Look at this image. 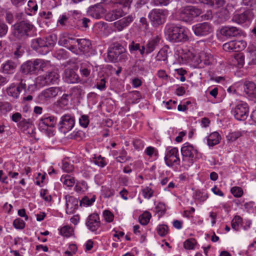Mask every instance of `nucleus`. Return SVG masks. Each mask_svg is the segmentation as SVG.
<instances>
[{
    "label": "nucleus",
    "mask_w": 256,
    "mask_h": 256,
    "mask_svg": "<svg viewBox=\"0 0 256 256\" xmlns=\"http://www.w3.org/2000/svg\"><path fill=\"white\" fill-rule=\"evenodd\" d=\"M64 198L66 200V212L68 214L75 212L80 206V200L74 196L69 194L65 195Z\"/></svg>",
    "instance_id": "obj_17"
},
{
    "label": "nucleus",
    "mask_w": 256,
    "mask_h": 256,
    "mask_svg": "<svg viewBox=\"0 0 256 256\" xmlns=\"http://www.w3.org/2000/svg\"><path fill=\"white\" fill-rule=\"evenodd\" d=\"M26 88V84L22 81L18 84H11L6 88V93L9 96L17 99L22 90Z\"/></svg>",
    "instance_id": "obj_19"
},
{
    "label": "nucleus",
    "mask_w": 256,
    "mask_h": 256,
    "mask_svg": "<svg viewBox=\"0 0 256 256\" xmlns=\"http://www.w3.org/2000/svg\"><path fill=\"white\" fill-rule=\"evenodd\" d=\"M198 58L200 62L198 64L202 66L210 65L214 60L213 57L210 54L204 51L199 54Z\"/></svg>",
    "instance_id": "obj_33"
},
{
    "label": "nucleus",
    "mask_w": 256,
    "mask_h": 256,
    "mask_svg": "<svg viewBox=\"0 0 256 256\" xmlns=\"http://www.w3.org/2000/svg\"><path fill=\"white\" fill-rule=\"evenodd\" d=\"M14 34L18 38L32 36L36 32L34 24L28 20H22L14 26Z\"/></svg>",
    "instance_id": "obj_5"
},
{
    "label": "nucleus",
    "mask_w": 256,
    "mask_h": 256,
    "mask_svg": "<svg viewBox=\"0 0 256 256\" xmlns=\"http://www.w3.org/2000/svg\"><path fill=\"white\" fill-rule=\"evenodd\" d=\"M196 244L197 242L194 238H188L184 242V247L186 250H194Z\"/></svg>",
    "instance_id": "obj_51"
},
{
    "label": "nucleus",
    "mask_w": 256,
    "mask_h": 256,
    "mask_svg": "<svg viewBox=\"0 0 256 256\" xmlns=\"http://www.w3.org/2000/svg\"><path fill=\"white\" fill-rule=\"evenodd\" d=\"M13 226L16 229L22 230L25 228L26 223L22 220L17 218L14 220Z\"/></svg>",
    "instance_id": "obj_58"
},
{
    "label": "nucleus",
    "mask_w": 256,
    "mask_h": 256,
    "mask_svg": "<svg viewBox=\"0 0 256 256\" xmlns=\"http://www.w3.org/2000/svg\"><path fill=\"white\" fill-rule=\"evenodd\" d=\"M57 121V118L49 114H44L39 120L38 129L49 136L54 135V128Z\"/></svg>",
    "instance_id": "obj_4"
},
{
    "label": "nucleus",
    "mask_w": 256,
    "mask_h": 256,
    "mask_svg": "<svg viewBox=\"0 0 256 256\" xmlns=\"http://www.w3.org/2000/svg\"><path fill=\"white\" fill-rule=\"evenodd\" d=\"M62 169L66 172H70L73 170L74 166L68 162L64 160L62 162Z\"/></svg>",
    "instance_id": "obj_60"
},
{
    "label": "nucleus",
    "mask_w": 256,
    "mask_h": 256,
    "mask_svg": "<svg viewBox=\"0 0 256 256\" xmlns=\"http://www.w3.org/2000/svg\"><path fill=\"white\" fill-rule=\"evenodd\" d=\"M152 218L151 214L148 211L144 212L139 216L138 220L142 225H146Z\"/></svg>",
    "instance_id": "obj_43"
},
{
    "label": "nucleus",
    "mask_w": 256,
    "mask_h": 256,
    "mask_svg": "<svg viewBox=\"0 0 256 256\" xmlns=\"http://www.w3.org/2000/svg\"><path fill=\"white\" fill-rule=\"evenodd\" d=\"M169 14L166 9L154 8L148 14V18L152 24L157 26L164 24Z\"/></svg>",
    "instance_id": "obj_9"
},
{
    "label": "nucleus",
    "mask_w": 256,
    "mask_h": 256,
    "mask_svg": "<svg viewBox=\"0 0 256 256\" xmlns=\"http://www.w3.org/2000/svg\"><path fill=\"white\" fill-rule=\"evenodd\" d=\"M17 126L24 132L27 131L28 129H31L32 134L34 132V126L32 125V121L30 118L26 119L24 118L17 124Z\"/></svg>",
    "instance_id": "obj_39"
},
{
    "label": "nucleus",
    "mask_w": 256,
    "mask_h": 256,
    "mask_svg": "<svg viewBox=\"0 0 256 256\" xmlns=\"http://www.w3.org/2000/svg\"><path fill=\"white\" fill-rule=\"evenodd\" d=\"M57 26L62 28H68L71 24L70 17L68 14L64 13L60 16L57 21Z\"/></svg>",
    "instance_id": "obj_38"
},
{
    "label": "nucleus",
    "mask_w": 256,
    "mask_h": 256,
    "mask_svg": "<svg viewBox=\"0 0 256 256\" xmlns=\"http://www.w3.org/2000/svg\"><path fill=\"white\" fill-rule=\"evenodd\" d=\"M192 55V53L189 50L182 48H177L174 53L176 58H178L179 61L182 62L188 60Z\"/></svg>",
    "instance_id": "obj_29"
},
{
    "label": "nucleus",
    "mask_w": 256,
    "mask_h": 256,
    "mask_svg": "<svg viewBox=\"0 0 256 256\" xmlns=\"http://www.w3.org/2000/svg\"><path fill=\"white\" fill-rule=\"evenodd\" d=\"M60 75L56 70L47 72L45 74L38 76L36 80L37 84L40 86L54 84L59 80Z\"/></svg>",
    "instance_id": "obj_10"
},
{
    "label": "nucleus",
    "mask_w": 256,
    "mask_h": 256,
    "mask_svg": "<svg viewBox=\"0 0 256 256\" xmlns=\"http://www.w3.org/2000/svg\"><path fill=\"white\" fill-rule=\"evenodd\" d=\"M46 174L44 172V174L38 173V176L36 177V184L40 186H42V184L44 182L46 179Z\"/></svg>",
    "instance_id": "obj_62"
},
{
    "label": "nucleus",
    "mask_w": 256,
    "mask_h": 256,
    "mask_svg": "<svg viewBox=\"0 0 256 256\" xmlns=\"http://www.w3.org/2000/svg\"><path fill=\"white\" fill-rule=\"evenodd\" d=\"M92 66L88 62H82L80 69V73L82 76L88 77L91 72Z\"/></svg>",
    "instance_id": "obj_42"
},
{
    "label": "nucleus",
    "mask_w": 256,
    "mask_h": 256,
    "mask_svg": "<svg viewBox=\"0 0 256 256\" xmlns=\"http://www.w3.org/2000/svg\"><path fill=\"white\" fill-rule=\"evenodd\" d=\"M86 138V133L82 130H74L70 134V138L80 141Z\"/></svg>",
    "instance_id": "obj_46"
},
{
    "label": "nucleus",
    "mask_w": 256,
    "mask_h": 256,
    "mask_svg": "<svg viewBox=\"0 0 256 256\" xmlns=\"http://www.w3.org/2000/svg\"><path fill=\"white\" fill-rule=\"evenodd\" d=\"M102 217L106 222L110 223L114 221V216L113 213L108 210L102 212Z\"/></svg>",
    "instance_id": "obj_50"
},
{
    "label": "nucleus",
    "mask_w": 256,
    "mask_h": 256,
    "mask_svg": "<svg viewBox=\"0 0 256 256\" xmlns=\"http://www.w3.org/2000/svg\"><path fill=\"white\" fill-rule=\"evenodd\" d=\"M188 30L180 24H167L165 26L164 33L170 41L173 42H185L188 40Z\"/></svg>",
    "instance_id": "obj_2"
},
{
    "label": "nucleus",
    "mask_w": 256,
    "mask_h": 256,
    "mask_svg": "<svg viewBox=\"0 0 256 256\" xmlns=\"http://www.w3.org/2000/svg\"><path fill=\"white\" fill-rule=\"evenodd\" d=\"M221 34L225 37L230 38L240 36L242 32L241 29L233 26H224L220 30Z\"/></svg>",
    "instance_id": "obj_20"
},
{
    "label": "nucleus",
    "mask_w": 256,
    "mask_h": 256,
    "mask_svg": "<svg viewBox=\"0 0 256 256\" xmlns=\"http://www.w3.org/2000/svg\"><path fill=\"white\" fill-rule=\"evenodd\" d=\"M156 230L158 234L161 237L165 236L169 232L168 226L164 224H158L156 228Z\"/></svg>",
    "instance_id": "obj_45"
},
{
    "label": "nucleus",
    "mask_w": 256,
    "mask_h": 256,
    "mask_svg": "<svg viewBox=\"0 0 256 256\" xmlns=\"http://www.w3.org/2000/svg\"><path fill=\"white\" fill-rule=\"evenodd\" d=\"M130 55L126 49L119 44H115L108 50L107 58L111 62H124L128 60Z\"/></svg>",
    "instance_id": "obj_3"
},
{
    "label": "nucleus",
    "mask_w": 256,
    "mask_h": 256,
    "mask_svg": "<svg viewBox=\"0 0 256 256\" xmlns=\"http://www.w3.org/2000/svg\"><path fill=\"white\" fill-rule=\"evenodd\" d=\"M21 71L24 74H36L32 60H29L24 62L21 66Z\"/></svg>",
    "instance_id": "obj_37"
},
{
    "label": "nucleus",
    "mask_w": 256,
    "mask_h": 256,
    "mask_svg": "<svg viewBox=\"0 0 256 256\" xmlns=\"http://www.w3.org/2000/svg\"><path fill=\"white\" fill-rule=\"evenodd\" d=\"M92 162L96 165L102 168H104L108 164L106 158L100 155L94 156L93 158Z\"/></svg>",
    "instance_id": "obj_44"
},
{
    "label": "nucleus",
    "mask_w": 256,
    "mask_h": 256,
    "mask_svg": "<svg viewBox=\"0 0 256 256\" xmlns=\"http://www.w3.org/2000/svg\"><path fill=\"white\" fill-rule=\"evenodd\" d=\"M52 46L53 44L48 42L47 38H38L32 40V48L42 54H46L50 50L49 48Z\"/></svg>",
    "instance_id": "obj_12"
},
{
    "label": "nucleus",
    "mask_w": 256,
    "mask_h": 256,
    "mask_svg": "<svg viewBox=\"0 0 256 256\" xmlns=\"http://www.w3.org/2000/svg\"><path fill=\"white\" fill-rule=\"evenodd\" d=\"M88 14L96 19L101 18L104 15V9L100 4L90 6L88 10Z\"/></svg>",
    "instance_id": "obj_24"
},
{
    "label": "nucleus",
    "mask_w": 256,
    "mask_h": 256,
    "mask_svg": "<svg viewBox=\"0 0 256 256\" xmlns=\"http://www.w3.org/2000/svg\"><path fill=\"white\" fill-rule=\"evenodd\" d=\"M192 30L196 36H205L212 32L213 28L210 23L203 22L198 23L192 26Z\"/></svg>",
    "instance_id": "obj_15"
},
{
    "label": "nucleus",
    "mask_w": 256,
    "mask_h": 256,
    "mask_svg": "<svg viewBox=\"0 0 256 256\" xmlns=\"http://www.w3.org/2000/svg\"><path fill=\"white\" fill-rule=\"evenodd\" d=\"M58 43L73 53L78 54L76 39L71 36L69 34L64 32L60 34Z\"/></svg>",
    "instance_id": "obj_11"
},
{
    "label": "nucleus",
    "mask_w": 256,
    "mask_h": 256,
    "mask_svg": "<svg viewBox=\"0 0 256 256\" xmlns=\"http://www.w3.org/2000/svg\"><path fill=\"white\" fill-rule=\"evenodd\" d=\"M63 183L67 186L71 187L74 184V180L73 178H71L69 175H66L64 178Z\"/></svg>",
    "instance_id": "obj_64"
},
{
    "label": "nucleus",
    "mask_w": 256,
    "mask_h": 256,
    "mask_svg": "<svg viewBox=\"0 0 256 256\" xmlns=\"http://www.w3.org/2000/svg\"><path fill=\"white\" fill-rule=\"evenodd\" d=\"M202 11L194 6H186L180 8L176 13L178 18L184 22H190L199 16Z\"/></svg>",
    "instance_id": "obj_6"
},
{
    "label": "nucleus",
    "mask_w": 256,
    "mask_h": 256,
    "mask_svg": "<svg viewBox=\"0 0 256 256\" xmlns=\"http://www.w3.org/2000/svg\"><path fill=\"white\" fill-rule=\"evenodd\" d=\"M63 78L68 83L74 84L78 82L79 76L72 69H66Z\"/></svg>",
    "instance_id": "obj_27"
},
{
    "label": "nucleus",
    "mask_w": 256,
    "mask_h": 256,
    "mask_svg": "<svg viewBox=\"0 0 256 256\" xmlns=\"http://www.w3.org/2000/svg\"><path fill=\"white\" fill-rule=\"evenodd\" d=\"M40 196L46 202L50 203L52 200V197L47 189H41L40 192Z\"/></svg>",
    "instance_id": "obj_53"
},
{
    "label": "nucleus",
    "mask_w": 256,
    "mask_h": 256,
    "mask_svg": "<svg viewBox=\"0 0 256 256\" xmlns=\"http://www.w3.org/2000/svg\"><path fill=\"white\" fill-rule=\"evenodd\" d=\"M59 231V234L66 238H70L74 235V228L70 225L64 226L58 229Z\"/></svg>",
    "instance_id": "obj_41"
},
{
    "label": "nucleus",
    "mask_w": 256,
    "mask_h": 256,
    "mask_svg": "<svg viewBox=\"0 0 256 256\" xmlns=\"http://www.w3.org/2000/svg\"><path fill=\"white\" fill-rule=\"evenodd\" d=\"M252 18V12L251 10H248L242 13L235 14L232 18V20L238 24H246V25H247L250 24Z\"/></svg>",
    "instance_id": "obj_21"
},
{
    "label": "nucleus",
    "mask_w": 256,
    "mask_h": 256,
    "mask_svg": "<svg viewBox=\"0 0 256 256\" xmlns=\"http://www.w3.org/2000/svg\"><path fill=\"white\" fill-rule=\"evenodd\" d=\"M79 124L83 128H86L90 124L89 116L87 114H82L79 118Z\"/></svg>",
    "instance_id": "obj_54"
},
{
    "label": "nucleus",
    "mask_w": 256,
    "mask_h": 256,
    "mask_svg": "<svg viewBox=\"0 0 256 256\" xmlns=\"http://www.w3.org/2000/svg\"><path fill=\"white\" fill-rule=\"evenodd\" d=\"M128 49L132 54H140L142 57L146 56L145 44H144L132 41L128 45Z\"/></svg>",
    "instance_id": "obj_23"
},
{
    "label": "nucleus",
    "mask_w": 256,
    "mask_h": 256,
    "mask_svg": "<svg viewBox=\"0 0 256 256\" xmlns=\"http://www.w3.org/2000/svg\"><path fill=\"white\" fill-rule=\"evenodd\" d=\"M76 44L78 54H76L88 52L91 46L90 41L85 38L76 39Z\"/></svg>",
    "instance_id": "obj_26"
},
{
    "label": "nucleus",
    "mask_w": 256,
    "mask_h": 256,
    "mask_svg": "<svg viewBox=\"0 0 256 256\" xmlns=\"http://www.w3.org/2000/svg\"><path fill=\"white\" fill-rule=\"evenodd\" d=\"M88 184L85 181L77 182L74 188V190L78 193H82L88 189Z\"/></svg>",
    "instance_id": "obj_48"
},
{
    "label": "nucleus",
    "mask_w": 256,
    "mask_h": 256,
    "mask_svg": "<svg viewBox=\"0 0 256 256\" xmlns=\"http://www.w3.org/2000/svg\"><path fill=\"white\" fill-rule=\"evenodd\" d=\"M156 212L157 213H160L162 214H164L166 212V205L164 202H159L156 206Z\"/></svg>",
    "instance_id": "obj_63"
},
{
    "label": "nucleus",
    "mask_w": 256,
    "mask_h": 256,
    "mask_svg": "<svg viewBox=\"0 0 256 256\" xmlns=\"http://www.w3.org/2000/svg\"><path fill=\"white\" fill-rule=\"evenodd\" d=\"M96 198V196L92 194L84 196L80 200V206L88 207L92 206L95 202Z\"/></svg>",
    "instance_id": "obj_36"
},
{
    "label": "nucleus",
    "mask_w": 256,
    "mask_h": 256,
    "mask_svg": "<svg viewBox=\"0 0 256 256\" xmlns=\"http://www.w3.org/2000/svg\"><path fill=\"white\" fill-rule=\"evenodd\" d=\"M168 49L169 47L168 46H165L160 48L155 58L156 61H163L166 64L168 63Z\"/></svg>",
    "instance_id": "obj_40"
},
{
    "label": "nucleus",
    "mask_w": 256,
    "mask_h": 256,
    "mask_svg": "<svg viewBox=\"0 0 256 256\" xmlns=\"http://www.w3.org/2000/svg\"><path fill=\"white\" fill-rule=\"evenodd\" d=\"M102 194L105 198H110L114 195L115 192L113 188L108 187H103L102 190Z\"/></svg>",
    "instance_id": "obj_57"
},
{
    "label": "nucleus",
    "mask_w": 256,
    "mask_h": 256,
    "mask_svg": "<svg viewBox=\"0 0 256 256\" xmlns=\"http://www.w3.org/2000/svg\"><path fill=\"white\" fill-rule=\"evenodd\" d=\"M180 152L182 166L186 168L192 166L194 162L203 159V154L198 150L196 146L188 142L182 144Z\"/></svg>",
    "instance_id": "obj_1"
},
{
    "label": "nucleus",
    "mask_w": 256,
    "mask_h": 256,
    "mask_svg": "<svg viewBox=\"0 0 256 256\" xmlns=\"http://www.w3.org/2000/svg\"><path fill=\"white\" fill-rule=\"evenodd\" d=\"M61 92L59 87H50L43 90L38 95L40 102L42 104H48L55 98Z\"/></svg>",
    "instance_id": "obj_13"
},
{
    "label": "nucleus",
    "mask_w": 256,
    "mask_h": 256,
    "mask_svg": "<svg viewBox=\"0 0 256 256\" xmlns=\"http://www.w3.org/2000/svg\"><path fill=\"white\" fill-rule=\"evenodd\" d=\"M101 222L99 215L96 213H92L90 214L86 218V226L87 228L95 234H99L98 230L100 226Z\"/></svg>",
    "instance_id": "obj_14"
},
{
    "label": "nucleus",
    "mask_w": 256,
    "mask_h": 256,
    "mask_svg": "<svg viewBox=\"0 0 256 256\" xmlns=\"http://www.w3.org/2000/svg\"><path fill=\"white\" fill-rule=\"evenodd\" d=\"M16 64L11 60H8L1 65L2 73L5 74H12L14 72Z\"/></svg>",
    "instance_id": "obj_32"
},
{
    "label": "nucleus",
    "mask_w": 256,
    "mask_h": 256,
    "mask_svg": "<svg viewBox=\"0 0 256 256\" xmlns=\"http://www.w3.org/2000/svg\"><path fill=\"white\" fill-rule=\"evenodd\" d=\"M164 160L166 164L170 168L180 166L182 161L176 147L168 146L166 148Z\"/></svg>",
    "instance_id": "obj_8"
},
{
    "label": "nucleus",
    "mask_w": 256,
    "mask_h": 256,
    "mask_svg": "<svg viewBox=\"0 0 256 256\" xmlns=\"http://www.w3.org/2000/svg\"><path fill=\"white\" fill-rule=\"evenodd\" d=\"M124 14L125 13L123 10L122 8H119L108 12L105 14L104 18L106 20L112 22L123 16Z\"/></svg>",
    "instance_id": "obj_30"
},
{
    "label": "nucleus",
    "mask_w": 256,
    "mask_h": 256,
    "mask_svg": "<svg viewBox=\"0 0 256 256\" xmlns=\"http://www.w3.org/2000/svg\"><path fill=\"white\" fill-rule=\"evenodd\" d=\"M12 109V104L8 102H2L0 103V111L2 112H7Z\"/></svg>",
    "instance_id": "obj_59"
},
{
    "label": "nucleus",
    "mask_w": 256,
    "mask_h": 256,
    "mask_svg": "<svg viewBox=\"0 0 256 256\" xmlns=\"http://www.w3.org/2000/svg\"><path fill=\"white\" fill-rule=\"evenodd\" d=\"M230 192L235 198H240L244 194L243 190L242 188L235 186H233L230 189Z\"/></svg>",
    "instance_id": "obj_55"
},
{
    "label": "nucleus",
    "mask_w": 256,
    "mask_h": 256,
    "mask_svg": "<svg viewBox=\"0 0 256 256\" xmlns=\"http://www.w3.org/2000/svg\"><path fill=\"white\" fill-rule=\"evenodd\" d=\"M208 194L203 190H196L194 193V200L199 203H203L208 198Z\"/></svg>",
    "instance_id": "obj_35"
},
{
    "label": "nucleus",
    "mask_w": 256,
    "mask_h": 256,
    "mask_svg": "<svg viewBox=\"0 0 256 256\" xmlns=\"http://www.w3.org/2000/svg\"><path fill=\"white\" fill-rule=\"evenodd\" d=\"M134 20V17L132 15H128L114 23V26L118 31L122 30L124 28L128 26Z\"/></svg>",
    "instance_id": "obj_25"
},
{
    "label": "nucleus",
    "mask_w": 256,
    "mask_h": 256,
    "mask_svg": "<svg viewBox=\"0 0 256 256\" xmlns=\"http://www.w3.org/2000/svg\"><path fill=\"white\" fill-rule=\"evenodd\" d=\"M144 154L148 157V160L153 162L156 160L159 156L158 150L154 146H149L146 148L144 151Z\"/></svg>",
    "instance_id": "obj_34"
},
{
    "label": "nucleus",
    "mask_w": 256,
    "mask_h": 256,
    "mask_svg": "<svg viewBox=\"0 0 256 256\" xmlns=\"http://www.w3.org/2000/svg\"><path fill=\"white\" fill-rule=\"evenodd\" d=\"M242 218L240 216H236L232 220V228L236 231L240 230V225L242 224Z\"/></svg>",
    "instance_id": "obj_47"
},
{
    "label": "nucleus",
    "mask_w": 256,
    "mask_h": 256,
    "mask_svg": "<svg viewBox=\"0 0 256 256\" xmlns=\"http://www.w3.org/2000/svg\"><path fill=\"white\" fill-rule=\"evenodd\" d=\"M244 90L248 96L256 98V85L254 82H246L244 85Z\"/></svg>",
    "instance_id": "obj_31"
},
{
    "label": "nucleus",
    "mask_w": 256,
    "mask_h": 256,
    "mask_svg": "<svg viewBox=\"0 0 256 256\" xmlns=\"http://www.w3.org/2000/svg\"><path fill=\"white\" fill-rule=\"evenodd\" d=\"M205 139L209 148H212L220 142L221 136L217 132H214L206 137Z\"/></svg>",
    "instance_id": "obj_28"
},
{
    "label": "nucleus",
    "mask_w": 256,
    "mask_h": 256,
    "mask_svg": "<svg viewBox=\"0 0 256 256\" xmlns=\"http://www.w3.org/2000/svg\"><path fill=\"white\" fill-rule=\"evenodd\" d=\"M154 190L149 186H146L142 190V194L144 198L149 200L154 194Z\"/></svg>",
    "instance_id": "obj_56"
},
{
    "label": "nucleus",
    "mask_w": 256,
    "mask_h": 256,
    "mask_svg": "<svg viewBox=\"0 0 256 256\" xmlns=\"http://www.w3.org/2000/svg\"><path fill=\"white\" fill-rule=\"evenodd\" d=\"M242 136V132L239 130L230 132L226 138L228 142H234Z\"/></svg>",
    "instance_id": "obj_49"
},
{
    "label": "nucleus",
    "mask_w": 256,
    "mask_h": 256,
    "mask_svg": "<svg viewBox=\"0 0 256 256\" xmlns=\"http://www.w3.org/2000/svg\"><path fill=\"white\" fill-rule=\"evenodd\" d=\"M248 104L242 100H236L232 104L231 112L234 118L238 120H246L248 115Z\"/></svg>",
    "instance_id": "obj_7"
},
{
    "label": "nucleus",
    "mask_w": 256,
    "mask_h": 256,
    "mask_svg": "<svg viewBox=\"0 0 256 256\" xmlns=\"http://www.w3.org/2000/svg\"><path fill=\"white\" fill-rule=\"evenodd\" d=\"M161 38L156 35L149 39L145 45L146 56L153 52L158 46Z\"/></svg>",
    "instance_id": "obj_22"
},
{
    "label": "nucleus",
    "mask_w": 256,
    "mask_h": 256,
    "mask_svg": "<svg viewBox=\"0 0 256 256\" xmlns=\"http://www.w3.org/2000/svg\"><path fill=\"white\" fill-rule=\"evenodd\" d=\"M244 64V57L242 54H238L234 58V64L238 68H242Z\"/></svg>",
    "instance_id": "obj_52"
},
{
    "label": "nucleus",
    "mask_w": 256,
    "mask_h": 256,
    "mask_svg": "<svg viewBox=\"0 0 256 256\" xmlns=\"http://www.w3.org/2000/svg\"><path fill=\"white\" fill-rule=\"evenodd\" d=\"M74 116L70 114H66L62 116L58 124V128L62 132L66 134L74 128Z\"/></svg>",
    "instance_id": "obj_16"
},
{
    "label": "nucleus",
    "mask_w": 256,
    "mask_h": 256,
    "mask_svg": "<svg viewBox=\"0 0 256 256\" xmlns=\"http://www.w3.org/2000/svg\"><path fill=\"white\" fill-rule=\"evenodd\" d=\"M246 43L244 40H232L223 45V49L227 52H240L245 48Z\"/></svg>",
    "instance_id": "obj_18"
},
{
    "label": "nucleus",
    "mask_w": 256,
    "mask_h": 256,
    "mask_svg": "<svg viewBox=\"0 0 256 256\" xmlns=\"http://www.w3.org/2000/svg\"><path fill=\"white\" fill-rule=\"evenodd\" d=\"M106 81L104 78H100L97 80L96 88L101 91H104L106 89Z\"/></svg>",
    "instance_id": "obj_61"
}]
</instances>
